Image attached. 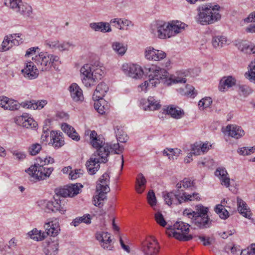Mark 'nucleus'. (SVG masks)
I'll use <instances>...</instances> for the list:
<instances>
[{
  "mask_svg": "<svg viewBox=\"0 0 255 255\" xmlns=\"http://www.w3.org/2000/svg\"><path fill=\"white\" fill-rule=\"evenodd\" d=\"M49 136V129L47 125H45L43 128V133L41 135V139L43 141H47V138Z\"/></svg>",
  "mask_w": 255,
  "mask_h": 255,
  "instance_id": "nucleus-61",
  "label": "nucleus"
},
{
  "mask_svg": "<svg viewBox=\"0 0 255 255\" xmlns=\"http://www.w3.org/2000/svg\"><path fill=\"white\" fill-rule=\"evenodd\" d=\"M44 253L46 255H56L58 252L59 241L57 237H50L47 239Z\"/></svg>",
  "mask_w": 255,
  "mask_h": 255,
  "instance_id": "nucleus-13",
  "label": "nucleus"
},
{
  "mask_svg": "<svg viewBox=\"0 0 255 255\" xmlns=\"http://www.w3.org/2000/svg\"><path fill=\"white\" fill-rule=\"evenodd\" d=\"M165 111L167 114L170 115L172 118L176 119L181 118L184 115L183 110L178 108H176L173 105L168 107Z\"/></svg>",
  "mask_w": 255,
  "mask_h": 255,
  "instance_id": "nucleus-29",
  "label": "nucleus"
},
{
  "mask_svg": "<svg viewBox=\"0 0 255 255\" xmlns=\"http://www.w3.org/2000/svg\"><path fill=\"white\" fill-rule=\"evenodd\" d=\"M147 200L148 203L151 207H153L156 204V199L155 195V193L153 190L149 191L147 195Z\"/></svg>",
  "mask_w": 255,
  "mask_h": 255,
  "instance_id": "nucleus-52",
  "label": "nucleus"
},
{
  "mask_svg": "<svg viewBox=\"0 0 255 255\" xmlns=\"http://www.w3.org/2000/svg\"><path fill=\"white\" fill-rule=\"evenodd\" d=\"M20 106H22L21 104H19L16 101L10 99L6 107V110L11 111L18 110Z\"/></svg>",
  "mask_w": 255,
  "mask_h": 255,
  "instance_id": "nucleus-49",
  "label": "nucleus"
},
{
  "mask_svg": "<svg viewBox=\"0 0 255 255\" xmlns=\"http://www.w3.org/2000/svg\"><path fill=\"white\" fill-rule=\"evenodd\" d=\"M99 183L97 185V191L99 192L98 195L93 198V204L96 206L101 207L103 206L101 201L106 199V194L110 192V189L109 186L110 183V176L109 174L105 172L100 178Z\"/></svg>",
  "mask_w": 255,
  "mask_h": 255,
  "instance_id": "nucleus-8",
  "label": "nucleus"
},
{
  "mask_svg": "<svg viewBox=\"0 0 255 255\" xmlns=\"http://www.w3.org/2000/svg\"><path fill=\"white\" fill-rule=\"evenodd\" d=\"M220 6L218 4L208 3L200 5L198 8L197 21L202 25L211 24L220 20Z\"/></svg>",
  "mask_w": 255,
  "mask_h": 255,
  "instance_id": "nucleus-4",
  "label": "nucleus"
},
{
  "mask_svg": "<svg viewBox=\"0 0 255 255\" xmlns=\"http://www.w3.org/2000/svg\"><path fill=\"white\" fill-rule=\"evenodd\" d=\"M18 8L19 10H17L16 12L25 16H29L32 13V7L27 3H22Z\"/></svg>",
  "mask_w": 255,
  "mask_h": 255,
  "instance_id": "nucleus-40",
  "label": "nucleus"
},
{
  "mask_svg": "<svg viewBox=\"0 0 255 255\" xmlns=\"http://www.w3.org/2000/svg\"><path fill=\"white\" fill-rule=\"evenodd\" d=\"M5 3L16 12L17 10H19L18 8L22 2L21 0H8Z\"/></svg>",
  "mask_w": 255,
  "mask_h": 255,
  "instance_id": "nucleus-45",
  "label": "nucleus"
},
{
  "mask_svg": "<svg viewBox=\"0 0 255 255\" xmlns=\"http://www.w3.org/2000/svg\"><path fill=\"white\" fill-rule=\"evenodd\" d=\"M107 145L108 147V156L109 155L111 151H114V153L119 154L118 151H122V148L120 146L119 143H115L113 144H109L107 143Z\"/></svg>",
  "mask_w": 255,
  "mask_h": 255,
  "instance_id": "nucleus-50",
  "label": "nucleus"
},
{
  "mask_svg": "<svg viewBox=\"0 0 255 255\" xmlns=\"http://www.w3.org/2000/svg\"><path fill=\"white\" fill-rule=\"evenodd\" d=\"M155 219L157 223L160 226L165 227L167 223L160 212H157L155 214Z\"/></svg>",
  "mask_w": 255,
  "mask_h": 255,
  "instance_id": "nucleus-53",
  "label": "nucleus"
},
{
  "mask_svg": "<svg viewBox=\"0 0 255 255\" xmlns=\"http://www.w3.org/2000/svg\"><path fill=\"white\" fill-rule=\"evenodd\" d=\"M163 198L166 203L169 206L172 204H180L184 202L187 201H193L200 200L199 194L193 193L192 194H187L185 192H183L182 195L179 194H174L173 192H164L162 193Z\"/></svg>",
  "mask_w": 255,
  "mask_h": 255,
  "instance_id": "nucleus-9",
  "label": "nucleus"
},
{
  "mask_svg": "<svg viewBox=\"0 0 255 255\" xmlns=\"http://www.w3.org/2000/svg\"><path fill=\"white\" fill-rule=\"evenodd\" d=\"M90 138L91 145L97 149L94 153L97 154L101 158V162L106 163L108 161V147L105 142L104 138L100 135H98L95 130L91 131Z\"/></svg>",
  "mask_w": 255,
  "mask_h": 255,
  "instance_id": "nucleus-7",
  "label": "nucleus"
},
{
  "mask_svg": "<svg viewBox=\"0 0 255 255\" xmlns=\"http://www.w3.org/2000/svg\"><path fill=\"white\" fill-rule=\"evenodd\" d=\"M61 128L63 131L72 139L76 141L80 140V136L72 126L66 123H64L62 125Z\"/></svg>",
  "mask_w": 255,
  "mask_h": 255,
  "instance_id": "nucleus-28",
  "label": "nucleus"
},
{
  "mask_svg": "<svg viewBox=\"0 0 255 255\" xmlns=\"http://www.w3.org/2000/svg\"><path fill=\"white\" fill-rule=\"evenodd\" d=\"M112 48L117 53L121 55H124L127 49L123 44L118 42H114L113 43Z\"/></svg>",
  "mask_w": 255,
  "mask_h": 255,
  "instance_id": "nucleus-41",
  "label": "nucleus"
},
{
  "mask_svg": "<svg viewBox=\"0 0 255 255\" xmlns=\"http://www.w3.org/2000/svg\"><path fill=\"white\" fill-rule=\"evenodd\" d=\"M32 59L40 71H48L50 70L55 62L59 60V58L57 56L50 54L46 52H41Z\"/></svg>",
  "mask_w": 255,
  "mask_h": 255,
  "instance_id": "nucleus-10",
  "label": "nucleus"
},
{
  "mask_svg": "<svg viewBox=\"0 0 255 255\" xmlns=\"http://www.w3.org/2000/svg\"><path fill=\"white\" fill-rule=\"evenodd\" d=\"M185 25V23L178 21L169 23L170 35H171V37L182 31L184 29Z\"/></svg>",
  "mask_w": 255,
  "mask_h": 255,
  "instance_id": "nucleus-32",
  "label": "nucleus"
},
{
  "mask_svg": "<svg viewBox=\"0 0 255 255\" xmlns=\"http://www.w3.org/2000/svg\"><path fill=\"white\" fill-rule=\"evenodd\" d=\"M102 22H92L90 23V27L95 31L102 32Z\"/></svg>",
  "mask_w": 255,
  "mask_h": 255,
  "instance_id": "nucleus-59",
  "label": "nucleus"
},
{
  "mask_svg": "<svg viewBox=\"0 0 255 255\" xmlns=\"http://www.w3.org/2000/svg\"><path fill=\"white\" fill-rule=\"evenodd\" d=\"M13 155H14L16 158L19 160H22L25 158V154L22 152L14 151L13 152Z\"/></svg>",
  "mask_w": 255,
  "mask_h": 255,
  "instance_id": "nucleus-64",
  "label": "nucleus"
},
{
  "mask_svg": "<svg viewBox=\"0 0 255 255\" xmlns=\"http://www.w3.org/2000/svg\"><path fill=\"white\" fill-rule=\"evenodd\" d=\"M146 180L142 173H139L136 179L135 190L139 194L142 193L145 188Z\"/></svg>",
  "mask_w": 255,
  "mask_h": 255,
  "instance_id": "nucleus-33",
  "label": "nucleus"
},
{
  "mask_svg": "<svg viewBox=\"0 0 255 255\" xmlns=\"http://www.w3.org/2000/svg\"><path fill=\"white\" fill-rule=\"evenodd\" d=\"M141 250L145 255H157L159 252L158 242L153 237L147 238L141 243Z\"/></svg>",
  "mask_w": 255,
  "mask_h": 255,
  "instance_id": "nucleus-12",
  "label": "nucleus"
},
{
  "mask_svg": "<svg viewBox=\"0 0 255 255\" xmlns=\"http://www.w3.org/2000/svg\"><path fill=\"white\" fill-rule=\"evenodd\" d=\"M155 49L151 46L147 47L145 48L144 51L145 57L148 60H153L154 54L155 53Z\"/></svg>",
  "mask_w": 255,
  "mask_h": 255,
  "instance_id": "nucleus-46",
  "label": "nucleus"
},
{
  "mask_svg": "<svg viewBox=\"0 0 255 255\" xmlns=\"http://www.w3.org/2000/svg\"><path fill=\"white\" fill-rule=\"evenodd\" d=\"M191 153L195 155L201 154L202 151L201 149V144L199 142H196L192 145V150Z\"/></svg>",
  "mask_w": 255,
  "mask_h": 255,
  "instance_id": "nucleus-55",
  "label": "nucleus"
},
{
  "mask_svg": "<svg viewBox=\"0 0 255 255\" xmlns=\"http://www.w3.org/2000/svg\"><path fill=\"white\" fill-rule=\"evenodd\" d=\"M14 122L16 125L26 128H36L37 126V123L32 118H27V115L16 117L14 118Z\"/></svg>",
  "mask_w": 255,
  "mask_h": 255,
  "instance_id": "nucleus-17",
  "label": "nucleus"
},
{
  "mask_svg": "<svg viewBox=\"0 0 255 255\" xmlns=\"http://www.w3.org/2000/svg\"><path fill=\"white\" fill-rule=\"evenodd\" d=\"M74 45L69 42H64L61 44H59L57 46L58 49L61 51L69 50L71 48H73Z\"/></svg>",
  "mask_w": 255,
  "mask_h": 255,
  "instance_id": "nucleus-56",
  "label": "nucleus"
},
{
  "mask_svg": "<svg viewBox=\"0 0 255 255\" xmlns=\"http://www.w3.org/2000/svg\"><path fill=\"white\" fill-rule=\"evenodd\" d=\"M44 228L46 231V235L51 237H56L60 231L59 223L56 219L46 223Z\"/></svg>",
  "mask_w": 255,
  "mask_h": 255,
  "instance_id": "nucleus-19",
  "label": "nucleus"
},
{
  "mask_svg": "<svg viewBox=\"0 0 255 255\" xmlns=\"http://www.w3.org/2000/svg\"><path fill=\"white\" fill-rule=\"evenodd\" d=\"M18 45V42L17 40L13 39L12 36L7 35L5 36L2 44L1 49L2 51L8 50L13 46Z\"/></svg>",
  "mask_w": 255,
  "mask_h": 255,
  "instance_id": "nucleus-30",
  "label": "nucleus"
},
{
  "mask_svg": "<svg viewBox=\"0 0 255 255\" xmlns=\"http://www.w3.org/2000/svg\"><path fill=\"white\" fill-rule=\"evenodd\" d=\"M63 133L60 131H51L50 132V142L52 145L56 148H59L64 144Z\"/></svg>",
  "mask_w": 255,
  "mask_h": 255,
  "instance_id": "nucleus-20",
  "label": "nucleus"
},
{
  "mask_svg": "<svg viewBox=\"0 0 255 255\" xmlns=\"http://www.w3.org/2000/svg\"><path fill=\"white\" fill-rule=\"evenodd\" d=\"M41 149V145L39 143L32 144L29 148V152L30 155H35Z\"/></svg>",
  "mask_w": 255,
  "mask_h": 255,
  "instance_id": "nucleus-51",
  "label": "nucleus"
},
{
  "mask_svg": "<svg viewBox=\"0 0 255 255\" xmlns=\"http://www.w3.org/2000/svg\"><path fill=\"white\" fill-rule=\"evenodd\" d=\"M238 153L241 155H248L255 152V148L253 147H243L239 148L237 150Z\"/></svg>",
  "mask_w": 255,
  "mask_h": 255,
  "instance_id": "nucleus-47",
  "label": "nucleus"
},
{
  "mask_svg": "<svg viewBox=\"0 0 255 255\" xmlns=\"http://www.w3.org/2000/svg\"><path fill=\"white\" fill-rule=\"evenodd\" d=\"M212 43L214 48H221L227 44V38L224 36H214Z\"/></svg>",
  "mask_w": 255,
  "mask_h": 255,
  "instance_id": "nucleus-36",
  "label": "nucleus"
},
{
  "mask_svg": "<svg viewBox=\"0 0 255 255\" xmlns=\"http://www.w3.org/2000/svg\"><path fill=\"white\" fill-rule=\"evenodd\" d=\"M28 235L31 239L37 241L43 240L46 237L45 233L38 231L36 229L29 232Z\"/></svg>",
  "mask_w": 255,
  "mask_h": 255,
  "instance_id": "nucleus-38",
  "label": "nucleus"
},
{
  "mask_svg": "<svg viewBox=\"0 0 255 255\" xmlns=\"http://www.w3.org/2000/svg\"><path fill=\"white\" fill-rule=\"evenodd\" d=\"M160 102L156 100L154 97H149L147 100V105L144 107L145 110L154 111L158 110L161 107Z\"/></svg>",
  "mask_w": 255,
  "mask_h": 255,
  "instance_id": "nucleus-34",
  "label": "nucleus"
},
{
  "mask_svg": "<svg viewBox=\"0 0 255 255\" xmlns=\"http://www.w3.org/2000/svg\"><path fill=\"white\" fill-rule=\"evenodd\" d=\"M239 92L241 95L247 97L252 93L253 90L247 85H240L239 86Z\"/></svg>",
  "mask_w": 255,
  "mask_h": 255,
  "instance_id": "nucleus-44",
  "label": "nucleus"
},
{
  "mask_svg": "<svg viewBox=\"0 0 255 255\" xmlns=\"http://www.w3.org/2000/svg\"><path fill=\"white\" fill-rule=\"evenodd\" d=\"M150 31L155 36L160 39L171 37L169 23L163 21L155 22L151 24Z\"/></svg>",
  "mask_w": 255,
  "mask_h": 255,
  "instance_id": "nucleus-11",
  "label": "nucleus"
},
{
  "mask_svg": "<svg viewBox=\"0 0 255 255\" xmlns=\"http://www.w3.org/2000/svg\"><path fill=\"white\" fill-rule=\"evenodd\" d=\"M80 72L83 76L82 83L86 87L94 85L104 74V71L100 66L88 64L81 68Z\"/></svg>",
  "mask_w": 255,
  "mask_h": 255,
  "instance_id": "nucleus-5",
  "label": "nucleus"
},
{
  "mask_svg": "<svg viewBox=\"0 0 255 255\" xmlns=\"http://www.w3.org/2000/svg\"><path fill=\"white\" fill-rule=\"evenodd\" d=\"M190 225L182 221H177L173 226L167 229L166 234L181 241H188L194 238L192 235H187L189 231Z\"/></svg>",
  "mask_w": 255,
  "mask_h": 255,
  "instance_id": "nucleus-6",
  "label": "nucleus"
},
{
  "mask_svg": "<svg viewBox=\"0 0 255 255\" xmlns=\"http://www.w3.org/2000/svg\"><path fill=\"white\" fill-rule=\"evenodd\" d=\"M209 209L204 207L202 205H198L196 206V211H193L190 209H186L184 210L183 214L185 216H187L189 218H195L196 216L209 217L208 212Z\"/></svg>",
  "mask_w": 255,
  "mask_h": 255,
  "instance_id": "nucleus-14",
  "label": "nucleus"
},
{
  "mask_svg": "<svg viewBox=\"0 0 255 255\" xmlns=\"http://www.w3.org/2000/svg\"><path fill=\"white\" fill-rule=\"evenodd\" d=\"M245 77L251 82L255 83V59L248 66V71L245 73Z\"/></svg>",
  "mask_w": 255,
  "mask_h": 255,
  "instance_id": "nucleus-35",
  "label": "nucleus"
},
{
  "mask_svg": "<svg viewBox=\"0 0 255 255\" xmlns=\"http://www.w3.org/2000/svg\"><path fill=\"white\" fill-rule=\"evenodd\" d=\"M179 92L182 95H186L192 98L196 96L197 94L195 88L189 85H187L184 89H179Z\"/></svg>",
  "mask_w": 255,
  "mask_h": 255,
  "instance_id": "nucleus-37",
  "label": "nucleus"
},
{
  "mask_svg": "<svg viewBox=\"0 0 255 255\" xmlns=\"http://www.w3.org/2000/svg\"><path fill=\"white\" fill-rule=\"evenodd\" d=\"M212 103V100L210 97H206L203 98L199 102V107L202 109L209 107Z\"/></svg>",
  "mask_w": 255,
  "mask_h": 255,
  "instance_id": "nucleus-48",
  "label": "nucleus"
},
{
  "mask_svg": "<svg viewBox=\"0 0 255 255\" xmlns=\"http://www.w3.org/2000/svg\"><path fill=\"white\" fill-rule=\"evenodd\" d=\"M124 73L133 78L138 79L141 77L145 73L148 77V80L145 81L139 85L141 91H147L148 87H154L160 82L167 85L171 84L185 83L186 80L184 78L179 77H169V73L163 68L156 65H152L145 67L144 70L138 65L131 64H125L122 67Z\"/></svg>",
  "mask_w": 255,
  "mask_h": 255,
  "instance_id": "nucleus-1",
  "label": "nucleus"
},
{
  "mask_svg": "<svg viewBox=\"0 0 255 255\" xmlns=\"http://www.w3.org/2000/svg\"><path fill=\"white\" fill-rule=\"evenodd\" d=\"M97 156H98L97 154L93 153L86 163L87 170L91 175L95 174L100 168L99 163L101 162V159L100 157L98 158H97Z\"/></svg>",
  "mask_w": 255,
  "mask_h": 255,
  "instance_id": "nucleus-16",
  "label": "nucleus"
},
{
  "mask_svg": "<svg viewBox=\"0 0 255 255\" xmlns=\"http://www.w3.org/2000/svg\"><path fill=\"white\" fill-rule=\"evenodd\" d=\"M111 23H115L116 24V26L122 30L124 28L122 25L129 26L131 23V22L127 19H122L119 18H115L111 20Z\"/></svg>",
  "mask_w": 255,
  "mask_h": 255,
  "instance_id": "nucleus-42",
  "label": "nucleus"
},
{
  "mask_svg": "<svg viewBox=\"0 0 255 255\" xmlns=\"http://www.w3.org/2000/svg\"><path fill=\"white\" fill-rule=\"evenodd\" d=\"M194 238H198L202 243L204 246H207L211 245L212 242L209 237L206 238L205 236H193Z\"/></svg>",
  "mask_w": 255,
  "mask_h": 255,
  "instance_id": "nucleus-60",
  "label": "nucleus"
},
{
  "mask_svg": "<svg viewBox=\"0 0 255 255\" xmlns=\"http://www.w3.org/2000/svg\"><path fill=\"white\" fill-rule=\"evenodd\" d=\"M182 187L184 188H187L189 187L195 188L194 181H192L190 178H185L182 181Z\"/></svg>",
  "mask_w": 255,
  "mask_h": 255,
  "instance_id": "nucleus-58",
  "label": "nucleus"
},
{
  "mask_svg": "<svg viewBox=\"0 0 255 255\" xmlns=\"http://www.w3.org/2000/svg\"><path fill=\"white\" fill-rule=\"evenodd\" d=\"M83 187L80 183L71 184L66 186L63 188H57L55 190L56 195L51 201H41L40 203L44 206L43 209L45 212L56 213L58 212L61 214H64L66 210L65 205L63 203V201L59 198L61 197H72L77 195L79 193L81 188Z\"/></svg>",
  "mask_w": 255,
  "mask_h": 255,
  "instance_id": "nucleus-2",
  "label": "nucleus"
},
{
  "mask_svg": "<svg viewBox=\"0 0 255 255\" xmlns=\"http://www.w3.org/2000/svg\"><path fill=\"white\" fill-rule=\"evenodd\" d=\"M215 211L222 219H226L229 217V212L222 205H217L215 208Z\"/></svg>",
  "mask_w": 255,
  "mask_h": 255,
  "instance_id": "nucleus-39",
  "label": "nucleus"
},
{
  "mask_svg": "<svg viewBox=\"0 0 255 255\" xmlns=\"http://www.w3.org/2000/svg\"><path fill=\"white\" fill-rule=\"evenodd\" d=\"M238 210L239 213L244 217L250 219L251 211L247 208V204L242 199L237 198Z\"/></svg>",
  "mask_w": 255,
  "mask_h": 255,
  "instance_id": "nucleus-27",
  "label": "nucleus"
},
{
  "mask_svg": "<svg viewBox=\"0 0 255 255\" xmlns=\"http://www.w3.org/2000/svg\"><path fill=\"white\" fill-rule=\"evenodd\" d=\"M192 222L200 229H204L209 228L211 226L212 220L209 217H201L200 216L196 218H191Z\"/></svg>",
  "mask_w": 255,
  "mask_h": 255,
  "instance_id": "nucleus-21",
  "label": "nucleus"
},
{
  "mask_svg": "<svg viewBox=\"0 0 255 255\" xmlns=\"http://www.w3.org/2000/svg\"><path fill=\"white\" fill-rule=\"evenodd\" d=\"M235 233V229H233L232 230H229L226 232H224L222 233H220V235L221 237L223 239H227L229 236H231L233 235Z\"/></svg>",
  "mask_w": 255,
  "mask_h": 255,
  "instance_id": "nucleus-63",
  "label": "nucleus"
},
{
  "mask_svg": "<svg viewBox=\"0 0 255 255\" xmlns=\"http://www.w3.org/2000/svg\"><path fill=\"white\" fill-rule=\"evenodd\" d=\"M223 132L225 134L236 139L242 137L245 134V132L241 127L233 125H228Z\"/></svg>",
  "mask_w": 255,
  "mask_h": 255,
  "instance_id": "nucleus-18",
  "label": "nucleus"
},
{
  "mask_svg": "<svg viewBox=\"0 0 255 255\" xmlns=\"http://www.w3.org/2000/svg\"><path fill=\"white\" fill-rule=\"evenodd\" d=\"M96 239L97 240L103 243L104 242H112L110 234L108 232H102L96 234Z\"/></svg>",
  "mask_w": 255,
  "mask_h": 255,
  "instance_id": "nucleus-43",
  "label": "nucleus"
},
{
  "mask_svg": "<svg viewBox=\"0 0 255 255\" xmlns=\"http://www.w3.org/2000/svg\"><path fill=\"white\" fill-rule=\"evenodd\" d=\"M166 56V53L164 51L160 50H155L154 57L153 58L154 61H159L165 58Z\"/></svg>",
  "mask_w": 255,
  "mask_h": 255,
  "instance_id": "nucleus-57",
  "label": "nucleus"
},
{
  "mask_svg": "<svg viewBox=\"0 0 255 255\" xmlns=\"http://www.w3.org/2000/svg\"><path fill=\"white\" fill-rule=\"evenodd\" d=\"M94 108L101 115H103L109 110V105L103 99L95 101Z\"/></svg>",
  "mask_w": 255,
  "mask_h": 255,
  "instance_id": "nucleus-31",
  "label": "nucleus"
},
{
  "mask_svg": "<svg viewBox=\"0 0 255 255\" xmlns=\"http://www.w3.org/2000/svg\"><path fill=\"white\" fill-rule=\"evenodd\" d=\"M215 175L219 177L222 185L229 187L230 185V179L225 168L218 167L215 172Z\"/></svg>",
  "mask_w": 255,
  "mask_h": 255,
  "instance_id": "nucleus-24",
  "label": "nucleus"
},
{
  "mask_svg": "<svg viewBox=\"0 0 255 255\" xmlns=\"http://www.w3.org/2000/svg\"><path fill=\"white\" fill-rule=\"evenodd\" d=\"M69 91L72 99L76 101H82L84 97L82 90L76 83H73L69 87Z\"/></svg>",
  "mask_w": 255,
  "mask_h": 255,
  "instance_id": "nucleus-25",
  "label": "nucleus"
},
{
  "mask_svg": "<svg viewBox=\"0 0 255 255\" xmlns=\"http://www.w3.org/2000/svg\"><path fill=\"white\" fill-rule=\"evenodd\" d=\"M83 173V171L80 169H75L69 172V178L71 180L76 179L80 177Z\"/></svg>",
  "mask_w": 255,
  "mask_h": 255,
  "instance_id": "nucleus-54",
  "label": "nucleus"
},
{
  "mask_svg": "<svg viewBox=\"0 0 255 255\" xmlns=\"http://www.w3.org/2000/svg\"><path fill=\"white\" fill-rule=\"evenodd\" d=\"M53 158L49 156L45 158L38 157L36 163L30 166L25 171L32 177L38 180H44L48 178L53 171V167L45 166L54 163Z\"/></svg>",
  "mask_w": 255,
  "mask_h": 255,
  "instance_id": "nucleus-3",
  "label": "nucleus"
},
{
  "mask_svg": "<svg viewBox=\"0 0 255 255\" xmlns=\"http://www.w3.org/2000/svg\"><path fill=\"white\" fill-rule=\"evenodd\" d=\"M109 90L108 86L104 82L99 84L93 95V99L94 101H99L103 99L105 94Z\"/></svg>",
  "mask_w": 255,
  "mask_h": 255,
  "instance_id": "nucleus-22",
  "label": "nucleus"
},
{
  "mask_svg": "<svg viewBox=\"0 0 255 255\" xmlns=\"http://www.w3.org/2000/svg\"><path fill=\"white\" fill-rule=\"evenodd\" d=\"M10 99L6 97L2 96L0 97V106L6 110V107Z\"/></svg>",
  "mask_w": 255,
  "mask_h": 255,
  "instance_id": "nucleus-62",
  "label": "nucleus"
},
{
  "mask_svg": "<svg viewBox=\"0 0 255 255\" xmlns=\"http://www.w3.org/2000/svg\"><path fill=\"white\" fill-rule=\"evenodd\" d=\"M39 70L37 65H35L32 61H28L26 63L24 68L21 70V72L25 78L32 80L38 77Z\"/></svg>",
  "mask_w": 255,
  "mask_h": 255,
  "instance_id": "nucleus-15",
  "label": "nucleus"
},
{
  "mask_svg": "<svg viewBox=\"0 0 255 255\" xmlns=\"http://www.w3.org/2000/svg\"><path fill=\"white\" fill-rule=\"evenodd\" d=\"M236 83V80L232 76H225L223 77L219 85V89L220 91L225 92L229 88L235 86Z\"/></svg>",
  "mask_w": 255,
  "mask_h": 255,
  "instance_id": "nucleus-23",
  "label": "nucleus"
},
{
  "mask_svg": "<svg viewBox=\"0 0 255 255\" xmlns=\"http://www.w3.org/2000/svg\"><path fill=\"white\" fill-rule=\"evenodd\" d=\"M47 102L46 100L35 101L34 100L27 101L21 103L22 107L27 109L33 110L41 109L43 108Z\"/></svg>",
  "mask_w": 255,
  "mask_h": 255,
  "instance_id": "nucleus-26",
  "label": "nucleus"
}]
</instances>
